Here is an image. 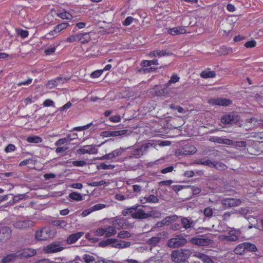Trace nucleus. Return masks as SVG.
<instances>
[{
	"mask_svg": "<svg viewBox=\"0 0 263 263\" xmlns=\"http://www.w3.org/2000/svg\"><path fill=\"white\" fill-rule=\"evenodd\" d=\"M77 35H80L81 39H78V41H81L82 44L88 43L90 40V37L88 33H80Z\"/></svg>",
	"mask_w": 263,
	"mask_h": 263,
	"instance_id": "33",
	"label": "nucleus"
},
{
	"mask_svg": "<svg viewBox=\"0 0 263 263\" xmlns=\"http://www.w3.org/2000/svg\"><path fill=\"white\" fill-rule=\"evenodd\" d=\"M187 243L186 239L182 236H177L175 238L170 239L167 242V246L170 248H177L185 246Z\"/></svg>",
	"mask_w": 263,
	"mask_h": 263,
	"instance_id": "4",
	"label": "nucleus"
},
{
	"mask_svg": "<svg viewBox=\"0 0 263 263\" xmlns=\"http://www.w3.org/2000/svg\"><path fill=\"white\" fill-rule=\"evenodd\" d=\"M112 241H114V240H112L111 238H108L105 240L101 241L99 242V246L102 247H105L108 245H110L111 243V242Z\"/></svg>",
	"mask_w": 263,
	"mask_h": 263,
	"instance_id": "44",
	"label": "nucleus"
},
{
	"mask_svg": "<svg viewBox=\"0 0 263 263\" xmlns=\"http://www.w3.org/2000/svg\"><path fill=\"white\" fill-rule=\"evenodd\" d=\"M62 246V242L54 241L45 247L44 251L47 253H54L59 252L63 250L64 249Z\"/></svg>",
	"mask_w": 263,
	"mask_h": 263,
	"instance_id": "6",
	"label": "nucleus"
},
{
	"mask_svg": "<svg viewBox=\"0 0 263 263\" xmlns=\"http://www.w3.org/2000/svg\"><path fill=\"white\" fill-rule=\"evenodd\" d=\"M57 15L62 19L70 20L72 18V15L66 11L58 13Z\"/></svg>",
	"mask_w": 263,
	"mask_h": 263,
	"instance_id": "38",
	"label": "nucleus"
},
{
	"mask_svg": "<svg viewBox=\"0 0 263 263\" xmlns=\"http://www.w3.org/2000/svg\"><path fill=\"white\" fill-rule=\"evenodd\" d=\"M124 151V149L120 147V148L114 150L111 152L114 158L121 156Z\"/></svg>",
	"mask_w": 263,
	"mask_h": 263,
	"instance_id": "45",
	"label": "nucleus"
},
{
	"mask_svg": "<svg viewBox=\"0 0 263 263\" xmlns=\"http://www.w3.org/2000/svg\"><path fill=\"white\" fill-rule=\"evenodd\" d=\"M241 203L239 199L234 198H228L223 200L222 203L226 206L230 207L236 206L239 205Z\"/></svg>",
	"mask_w": 263,
	"mask_h": 263,
	"instance_id": "18",
	"label": "nucleus"
},
{
	"mask_svg": "<svg viewBox=\"0 0 263 263\" xmlns=\"http://www.w3.org/2000/svg\"><path fill=\"white\" fill-rule=\"evenodd\" d=\"M53 102L52 100L50 99H47L43 103V105L45 107H48L53 105Z\"/></svg>",
	"mask_w": 263,
	"mask_h": 263,
	"instance_id": "64",
	"label": "nucleus"
},
{
	"mask_svg": "<svg viewBox=\"0 0 263 263\" xmlns=\"http://www.w3.org/2000/svg\"><path fill=\"white\" fill-rule=\"evenodd\" d=\"M180 78L176 74H174L171 78V79L166 83L167 86H170L172 83H175L179 81Z\"/></svg>",
	"mask_w": 263,
	"mask_h": 263,
	"instance_id": "41",
	"label": "nucleus"
},
{
	"mask_svg": "<svg viewBox=\"0 0 263 263\" xmlns=\"http://www.w3.org/2000/svg\"><path fill=\"white\" fill-rule=\"evenodd\" d=\"M203 214L206 217H211L213 214V211L210 207L206 208L203 211Z\"/></svg>",
	"mask_w": 263,
	"mask_h": 263,
	"instance_id": "48",
	"label": "nucleus"
},
{
	"mask_svg": "<svg viewBox=\"0 0 263 263\" xmlns=\"http://www.w3.org/2000/svg\"><path fill=\"white\" fill-rule=\"evenodd\" d=\"M169 86L166 85V84L165 85V86L161 90V92H160L161 95H165L168 94L170 92V89H169Z\"/></svg>",
	"mask_w": 263,
	"mask_h": 263,
	"instance_id": "63",
	"label": "nucleus"
},
{
	"mask_svg": "<svg viewBox=\"0 0 263 263\" xmlns=\"http://www.w3.org/2000/svg\"><path fill=\"white\" fill-rule=\"evenodd\" d=\"M97 169L100 170H112L115 168V165L112 164L107 165L104 163H101L97 166Z\"/></svg>",
	"mask_w": 263,
	"mask_h": 263,
	"instance_id": "37",
	"label": "nucleus"
},
{
	"mask_svg": "<svg viewBox=\"0 0 263 263\" xmlns=\"http://www.w3.org/2000/svg\"><path fill=\"white\" fill-rule=\"evenodd\" d=\"M213 167L219 170H224L227 168L226 165L219 161H214Z\"/></svg>",
	"mask_w": 263,
	"mask_h": 263,
	"instance_id": "40",
	"label": "nucleus"
},
{
	"mask_svg": "<svg viewBox=\"0 0 263 263\" xmlns=\"http://www.w3.org/2000/svg\"><path fill=\"white\" fill-rule=\"evenodd\" d=\"M149 147V143H145L141 145L140 147L135 149L132 152L133 156L138 158L141 157L147 151Z\"/></svg>",
	"mask_w": 263,
	"mask_h": 263,
	"instance_id": "12",
	"label": "nucleus"
},
{
	"mask_svg": "<svg viewBox=\"0 0 263 263\" xmlns=\"http://www.w3.org/2000/svg\"><path fill=\"white\" fill-rule=\"evenodd\" d=\"M245 249L243 246V243H241L236 246L234 250L235 254L238 255H242L245 253Z\"/></svg>",
	"mask_w": 263,
	"mask_h": 263,
	"instance_id": "34",
	"label": "nucleus"
},
{
	"mask_svg": "<svg viewBox=\"0 0 263 263\" xmlns=\"http://www.w3.org/2000/svg\"><path fill=\"white\" fill-rule=\"evenodd\" d=\"M68 142V139L67 138H62L58 140L55 143L56 146H60L64 143H67Z\"/></svg>",
	"mask_w": 263,
	"mask_h": 263,
	"instance_id": "55",
	"label": "nucleus"
},
{
	"mask_svg": "<svg viewBox=\"0 0 263 263\" xmlns=\"http://www.w3.org/2000/svg\"><path fill=\"white\" fill-rule=\"evenodd\" d=\"M53 236L54 232L48 228H43L40 230H37L35 234V239L40 241L46 240Z\"/></svg>",
	"mask_w": 263,
	"mask_h": 263,
	"instance_id": "2",
	"label": "nucleus"
},
{
	"mask_svg": "<svg viewBox=\"0 0 263 263\" xmlns=\"http://www.w3.org/2000/svg\"><path fill=\"white\" fill-rule=\"evenodd\" d=\"M17 257L16 254H10L4 257L1 261V263H9Z\"/></svg>",
	"mask_w": 263,
	"mask_h": 263,
	"instance_id": "29",
	"label": "nucleus"
},
{
	"mask_svg": "<svg viewBox=\"0 0 263 263\" xmlns=\"http://www.w3.org/2000/svg\"><path fill=\"white\" fill-rule=\"evenodd\" d=\"M17 34L20 35L23 38H25L28 36V32L27 30H22V29H17L16 30Z\"/></svg>",
	"mask_w": 263,
	"mask_h": 263,
	"instance_id": "46",
	"label": "nucleus"
},
{
	"mask_svg": "<svg viewBox=\"0 0 263 263\" xmlns=\"http://www.w3.org/2000/svg\"><path fill=\"white\" fill-rule=\"evenodd\" d=\"M95 234L97 236H105V228H100L97 229L95 232Z\"/></svg>",
	"mask_w": 263,
	"mask_h": 263,
	"instance_id": "49",
	"label": "nucleus"
},
{
	"mask_svg": "<svg viewBox=\"0 0 263 263\" xmlns=\"http://www.w3.org/2000/svg\"><path fill=\"white\" fill-rule=\"evenodd\" d=\"M72 164L76 166H83L86 165V162L83 160L74 161L71 162Z\"/></svg>",
	"mask_w": 263,
	"mask_h": 263,
	"instance_id": "57",
	"label": "nucleus"
},
{
	"mask_svg": "<svg viewBox=\"0 0 263 263\" xmlns=\"http://www.w3.org/2000/svg\"><path fill=\"white\" fill-rule=\"evenodd\" d=\"M106 206V205L102 203L97 204L91 207L92 211H98L101 209H103Z\"/></svg>",
	"mask_w": 263,
	"mask_h": 263,
	"instance_id": "50",
	"label": "nucleus"
},
{
	"mask_svg": "<svg viewBox=\"0 0 263 263\" xmlns=\"http://www.w3.org/2000/svg\"><path fill=\"white\" fill-rule=\"evenodd\" d=\"M84 234V233L83 232H79L72 234L67 238L66 241L68 244H72L83 236Z\"/></svg>",
	"mask_w": 263,
	"mask_h": 263,
	"instance_id": "17",
	"label": "nucleus"
},
{
	"mask_svg": "<svg viewBox=\"0 0 263 263\" xmlns=\"http://www.w3.org/2000/svg\"><path fill=\"white\" fill-rule=\"evenodd\" d=\"M243 243L245 250L252 252L257 251V248L255 245L248 242H243Z\"/></svg>",
	"mask_w": 263,
	"mask_h": 263,
	"instance_id": "30",
	"label": "nucleus"
},
{
	"mask_svg": "<svg viewBox=\"0 0 263 263\" xmlns=\"http://www.w3.org/2000/svg\"><path fill=\"white\" fill-rule=\"evenodd\" d=\"M69 26L68 23H62L60 24L57 25L54 30L50 31L49 33L46 34L45 37L47 39H50L54 36H57V34L59 32L66 29Z\"/></svg>",
	"mask_w": 263,
	"mask_h": 263,
	"instance_id": "7",
	"label": "nucleus"
},
{
	"mask_svg": "<svg viewBox=\"0 0 263 263\" xmlns=\"http://www.w3.org/2000/svg\"><path fill=\"white\" fill-rule=\"evenodd\" d=\"M102 72H103V70H96L91 73L90 77L92 78H98L99 77H100L101 76V74L102 73Z\"/></svg>",
	"mask_w": 263,
	"mask_h": 263,
	"instance_id": "54",
	"label": "nucleus"
},
{
	"mask_svg": "<svg viewBox=\"0 0 263 263\" xmlns=\"http://www.w3.org/2000/svg\"><path fill=\"white\" fill-rule=\"evenodd\" d=\"M178 218L176 215L167 216L162 220V224L163 225H168L170 223L175 221Z\"/></svg>",
	"mask_w": 263,
	"mask_h": 263,
	"instance_id": "26",
	"label": "nucleus"
},
{
	"mask_svg": "<svg viewBox=\"0 0 263 263\" xmlns=\"http://www.w3.org/2000/svg\"><path fill=\"white\" fill-rule=\"evenodd\" d=\"M239 120L238 116L234 112H231L223 115L221 122L223 124H233L238 122Z\"/></svg>",
	"mask_w": 263,
	"mask_h": 263,
	"instance_id": "9",
	"label": "nucleus"
},
{
	"mask_svg": "<svg viewBox=\"0 0 263 263\" xmlns=\"http://www.w3.org/2000/svg\"><path fill=\"white\" fill-rule=\"evenodd\" d=\"M13 226L17 229H26L33 226V222L29 219L17 220L13 222Z\"/></svg>",
	"mask_w": 263,
	"mask_h": 263,
	"instance_id": "10",
	"label": "nucleus"
},
{
	"mask_svg": "<svg viewBox=\"0 0 263 263\" xmlns=\"http://www.w3.org/2000/svg\"><path fill=\"white\" fill-rule=\"evenodd\" d=\"M134 20V18L132 16L127 17L123 23V25L128 26Z\"/></svg>",
	"mask_w": 263,
	"mask_h": 263,
	"instance_id": "61",
	"label": "nucleus"
},
{
	"mask_svg": "<svg viewBox=\"0 0 263 263\" xmlns=\"http://www.w3.org/2000/svg\"><path fill=\"white\" fill-rule=\"evenodd\" d=\"M106 182L103 180H101L99 182L95 181L88 184V185L91 186H99L106 184Z\"/></svg>",
	"mask_w": 263,
	"mask_h": 263,
	"instance_id": "53",
	"label": "nucleus"
},
{
	"mask_svg": "<svg viewBox=\"0 0 263 263\" xmlns=\"http://www.w3.org/2000/svg\"><path fill=\"white\" fill-rule=\"evenodd\" d=\"M256 45V42L254 40H251L250 41H248L246 42L245 44V46L247 48H253L255 47Z\"/></svg>",
	"mask_w": 263,
	"mask_h": 263,
	"instance_id": "59",
	"label": "nucleus"
},
{
	"mask_svg": "<svg viewBox=\"0 0 263 263\" xmlns=\"http://www.w3.org/2000/svg\"><path fill=\"white\" fill-rule=\"evenodd\" d=\"M11 233V229L8 227H2L0 229V234H2L5 235L4 239L6 240L10 238Z\"/></svg>",
	"mask_w": 263,
	"mask_h": 263,
	"instance_id": "27",
	"label": "nucleus"
},
{
	"mask_svg": "<svg viewBox=\"0 0 263 263\" xmlns=\"http://www.w3.org/2000/svg\"><path fill=\"white\" fill-rule=\"evenodd\" d=\"M144 203L151 202V203H157L159 201V198L157 196L154 195H151L148 197H144Z\"/></svg>",
	"mask_w": 263,
	"mask_h": 263,
	"instance_id": "31",
	"label": "nucleus"
},
{
	"mask_svg": "<svg viewBox=\"0 0 263 263\" xmlns=\"http://www.w3.org/2000/svg\"><path fill=\"white\" fill-rule=\"evenodd\" d=\"M197 152L196 148L192 145L186 146L183 148V154L193 155Z\"/></svg>",
	"mask_w": 263,
	"mask_h": 263,
	"instance_id": "25",
	"label": "nucleus"
},
{
	"mask_svg": "<svg viewBox=\"0 0 263 263\" xmlns=\"http://www.w3.org/2000/svg\"><path fill=\"white\" fill-rule=\"evenodd\" d=\"M192 253L190 249L174 250L171 254V260L176 263L183 262L191 255Z\"/></svg>",
	"mask_w": 263,
	"mask_h": 263,
	"instance_id": "1",
	"label": "nucleus"
},
{
	"mask_svg": "<svg viewBox=\"0 0 263 263\" xmlns=\"http://www.w3.org/2000/svg\"><path fill=\"white\" fill-rule=\"evenodd\" d=\"M52 224L55 226H58L60 228H64L67 223L64 220H56L53 221Z\"/></svg>",
	"mask_w": 263,
	"mask_h": 263,
	"instance_id": "43",
	"label": "nucleus"
},
{
	"mask_svg": "<svg viewBox=\"0 0 263 263\" xmlns=\"http://www.w3.org/2000/svg\"><path fill=\"white\" fill-rule=\"evenodd\" d=\"M131 236V234L127 231H121L118 234L117 237L119 238H127Z\"/></svg>",
	"mask_w": 263,
	"mask_h": 263,
	"instance_id": "39",
	"label": "nucleus"
},
{
	"mask_svg": "<svg viewBox=\"0 0 263 263\" xmlns=\"http://www.w3.org/2000/svg\"><path fill=\"white\" fill-rule=\"evenodd\" d=\"M15 149V146L14 145L10 144L6 147L5 151L6 153H9L14 151Z\"/></svg>",
	"mask_w": 263,
	"mask_h": 263,
	"instance_id": "62",
	"label": "nucleus"
},
{
	"mask_svg": "<svg viewBox=\"0 0 263 263\" xmlns=\"http://www.w3.org/2000/svg\"><path fill=\"white\" fill-rule=\"evenodd\" d=\"M36 254L33 249H27L16 252V256L20 258H28L33 256Z\"/></svg>",
	"mask_w": 263,
	"mask_h": 263,
	"instance_id": "15",
	"label": "nucleus"
},
{
	"mask_svg": "<svg viewBox=\"0 0 263 263\" xmlns=\"http://www.w3.org/2000/svg\"><path fill=\"white\" fill-rule=\"evenodd\" d=\"M194 256L200 259L204 263H214L211 258L208 255L200 253H196Z\"/></svg>",
	"mask_w": 263,
	"mask_h": 263,
	"instance_id": "24",
	"label": "nucleus"
},
{
	"mask_svg": "<svg viewBox=\"0 0 263 263\" xmlns=\"http://www.w3.org/2000/svg\"><path fill=\"white\" fill-rule=\"evenodd\" d=\"M212 240L207 236H201L200 237H194L191 238L190 242L193 244L204 246H208L211 243Z\"/></svg>",
	"mask_w": 263,
	"mask_h": 263,
	"instance_id": "8",
	"label": "nucleus"
},
{
	"mask_svg": "<svg viewBox=\"0 0 263 263\" xmlns=\"http://www.w3.org/2000/svg\"><path fill=\"white\" fill-rule=\"evenodd\" d=\"M168 32L172 35H176L184 33L186 30L183 27H177L170 29Z\"/></svg>",
	"mask_w": 263,
	"mask_h": 263,
	"instance_id": "22",
	"label": "nucleus"
},
{
	"mask_svg": "<svg viewBox=\"0 0 263 263\" xmlns=\"http://www.w3.org/2000/svg\"><path fill=\"white\" fill-rule=\"evenodd\" d=\"M200 76L202 78H214L216 76V73L213 71H202Z\"/></svg>",
	"mask_w": 263,
	"mask_h": 263,
	"instance_id": "28",
	"label": "nucleus"
},
{
	"mask_svg": "<svg viewBox=\"0 0 263 263\" xmlns=\"http://www.w3.org/2000/svg\"><path fill=\"white\" fill-rule=\"evenodd\" d=\"M84 147H89L88 149H85V148H79L77 150V153L79 154H96L98 152V149L92 147H90V145H87L84 146Z\"/></svg>",
	"mask_w": 263,
	"mask_h": 263,
	"instance_id": "21",
	"label": "nucleus"
},
{
	"mask_svg": "<svg viewBox=\"0 0 263 263\" xmlns=\"http://www.w3.org/2000/svg\"><path fill=\"white\" fill-rule=\"evenodd\" d=\"M209 103L212 104L221 105V106H229L232 103V101L226 98H217L212 99L210 100Z\"/></svg>",
	"mask_w": 263,
	"mask_h": 263,
	"instance_id": "13",
	"label": "nucleus"
},
{
	"mask_svg": "<svg viewBox=\"0 0 263 263\" xmlns=\"http://www.w3.org/2000/svg\"><path fill=\"white\" fill-rule=\"evenodd\" d=\"M127 130L125 129L116 131L106 130L102 132L100 135L103 137H116L125 134Z\"/></svg>",
	"mask_w": 263,
	"mask_h": 263,
	"instance_id": "16",
	"label": "nucleus"
},
{
	"mask_svg": "<svg viewBox=\"0 0 263 263\" xmlns=\"http://www.w3.org/2000/svg\"><path fill=\"white\" fill-rule=\"evenodd\" d=\"M181 224L183 227L185 229L193 228L195 225V222L192 220L191 218L189 219L186 217H183L181 220Z\"/></svg>",
	"mask_w": 263,
	"mask_h": 263,
	"instance_id": "20",
	"label": "nucleus"
},
{
	"mask_svg": "<svg viewBox=\"0 0 263 263\" xmlns=\"http://www.w3.org/2000/svg\"><path fill=\"white\" fill-rule=\"evenodd\" d=\"M190 187L193 192V195H197L200 193L201 190L200 187L194 186H188Z\"/></svg>",
	"mask_w": 263,
	"mask_h": 263,
	"instance_id": "58",
	"label": "nucleus"
},
{
	"mask_svg": "<svg viewBox=\"0 0 263 263\" xmlns=\"http://www.w3.org/2000/svg\"><path fill=\"white\" fill-rule=\"evenodd\" d=\"M138 206H132L128 209L132 217L134 219H146L152 217V214L146 213L144 210L138 209Z\"/></svg>",
	"mask_w": 263,
	"mask_h": 263,
	"instance_id": "3",
	"label": "nucleus"
},
{
	"mask_svg": "<svg viewBox=\"0 0 263 263\" xmlns=\"http://www.w3.org/2000/svg\"><path fill=\"white\" fill-rule=\"evenodd\" d=\"M161 235V233H159L156 236L152 237L147 240V243L151 246V250H152L153 247L156 246L160 242Z\"/></svg>",
	"mask_w": 263,
	"mask_h": 263,
	"instance_id": "19",
	"label": "nucleus"
},
{
	"mask_svg": "<svg viewBox=\"0 0 263 263\" xmlns=\"http://www.w3.org/2000/svg\"><path fill=\"white\" fill-rule=\"evenodd\" d=\"M105 237H110L114 236L117 234V230L116 227L108 226L105 228Z\"/></svg>",
	"mask_w": 263,
	"mask_h": 263,
	"instance_id": "23",
	"label": "nucleus"
},
{
	"mask_svg": "<svg viewBox=\"0 0 263 263\" xmlns=\"http://www.w3.org/2000/svg\"><path fill=\"white\" fill-rule=\"evenodd\" d=\"M240 234L241 232L239 230L232 229L227 234L220 235V238L221 240H226L228 241H235L238 239Z\"/></svg>",
	"mask_w": 263,
	"mask_h": 263,
	"instance_id": "5",
	"label": "nucleus"
},
{
	"mask_svg": "<svg viewBox=\"0 0 263 263\" xmlns=\"http://www.w3.org/2000/svg\"><path fill=\"white\" fill-rule=\"evenodd\" d=\"M111 239L115 241L111 242L110 246L117 249H123L128 247L130 245V242H129L119 240L116 238H111Z\"/></svg>",
	"mask_w": 263,
	"mask_h": 263,
	"instance_id": "14",
	"label": "nucleus"
},
{
	"mask_svg": "<svg viewBox=\"0 0 263 263\" xmlns=\"http://www.w3.org/2000/svg\"><path fill=\"white\" fill-rule=\"evenodd\" d=\"M92 123H89L84 126L76 127L73 128V130H78V131L86 130V129H88V128H89L92 125Z\"/></svg>",
	"mask_w": 263,
	"mask_h": 263,
	"instance_id": "51",
	"label": "nucleus"
},
{
	"mask_svg": "<svg viewBox=\"0 0 263 263\" xmlns=\"http://www.w3.org/2000/svg\"><path fill=\"white\" fill-rule=\"evenodd\" d=\"M25 196V194H18L14 196L13 198V203H16L20 200L24 199Z\"/></svg>",
	"mask_w": 263,
	"mask_h": 263,
	"instance_id": "56",
	"label": "nucleus"
},
{
	"mask_svg": "<svg viewBox=\"0 0 263 263\" xmlns=\"http://www.w3.org/2000/svg\"><path fill=\"white\" fill-rule=\"evenodd\" d=\"M83 259L86 263H90L95 261V259L93 256L86 254L83 256Z\"/></svg>",
	"mask_w": 263,
	"mask_h": 263,
	"instance_id": "42",
	"label": "nucleus"
},
{
	"mask_svg": "<svg viewBox=\"0 0 263 263\" xmlns=\"http://www.w3.org/2000/svg\"><path fill=\"white\" fill-rule=\"evenodd\" d=\"M80 37H81L80 35H72L66 39V42H73L76 41H78V39H81Z\"/></svg>",
	"mask_w": 263,
	"mask_h": 263,
	"instance_id": "47",
	"label": "nucleus"
},
{
	"mask_svg": "<svg viewBox=\"0 0 263 263\" xmlns=\"http://www.w3.org/2000/svg\"><path fill=\"white\" fill-rule=\"evenodd\" d=\"M32 79L28 78L27 80L18 83L17 85L18 86H21L22 85L28 86L32 82Z\"/></svg>",
	"mask_w": 263,
	"mask_h": 263,
	"instance_id": "52",
	"label": "nucleus"
},
{
	"mask_svg": "<svg viewBox=\"0 0 263 263\" xmlns=\"http://www.w3.org/2000/svg\"><path fill=\"white\" fill-rule=\"evenodd\" d=\"M69 80V78H63L59 77L55 79L49 81L46 84V87L50 89H52L55 87L64 84V83L67 82Z\"/></svg>",
	"mask_w": 263,
	"mask_h": 263,
	"instance_id": "11",
	"label": "nucleus"
},
{
	"mask_svg": "<svg viewBox=\"0 0 263 263\" xmlns=\"http://www.w3.org/2000/svg\"><path fill=\"white\" fill-rule=\"evenodd\" d=\"M209 140L211 142H216L218 143L221 144L222 141V138L220 137H211L209 139Z\"/></svg>",
	"mask_w": 263,
	"mask_h": 263,
	"instance_id": "60",
	"label": "nucleus"
},
{
	"mask_svg": "<svg viewBox=\"0 0 263 263\" xmlns=\"http://www.w3.org/2000/svg\"><path fill=\"white\" fill-rule=\"evenodd\" d=\"M42 141V139L37 136L29 137L27 138V141L29 143H39L41 142Z\"/></svg>",
	"mask_w": 263,
	"mask_h": 263,
	"instance_id": "35",
	"label": "nucleus"
},
{
	"mask_svg": "<svg viewBox=\"0 0 263 263\" xmlns=\"http://www.w3.org/2000/svg\"><path fill=\"white\" fill-rule=\"evenodd\" d=\"M69 197L72 200L76 201H81L83 199L82 196L78 193L72 192L69 195Z\"/></svg>",
	"mask_w": 263,
	"mask_h": 263,
	"instance_id": "36",
	"label": "nucleus"
},
{
	"mask_svg": "<svg viewBox=\"0 0 263 263\" xmlns=\"http://www.w3.org/2000/svg\"><path fill=\"white\" fill-rule=\"evenodd\" d=\"M196 163L198 164L206 165L210 167H213L214 166V161H212L210 160L204 161L202 159H199L197 160Z\"/></svg>",
	"mask_w": 263,
	"mask_h": 263,
	"instance_id": "32",
	"label": "nucleus"
}]
</instances>
